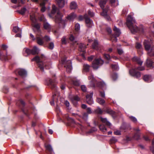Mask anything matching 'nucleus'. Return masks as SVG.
<instances>
[{
	"mask_svg": "<svg viewBox=\"0 0 154 154\" xmlns=\"http://www.w3.org/2000/svg\"><path fill=\"white\" fill-rule=\"evenodd\" d=\"M41 2L40 3V5L42 6V8L41 9V11L42 12H43L45 11L46 8L45 6V4L47 2V0H41ZM33 2H36L38 1V0H31Z\"/></svg>",
	"mask_w": 154,
	"mask_h": 154,
	"instance_id": "4468645a",
	"label": "nucleus"
},
{
	"mask_svg": "<svg viewBox=\"0 0 154 154\" xmlns=\"http://www.w3.org/2000/svg\"><path fill=\"white\" fill-rule=\"evenodd\" d=\"M129 118L131 121L134 123H136L137 122V119L134 116H129Z\"/></svg>",
	"mask_w": 154,
	"mask_h": 154,
	"instance_id": "4c0bfd02",
	"label": "nucleus"
},
{
	"mask_svg": "<svg viewBox=\"0 0 154 154\" xmlns=\"http://www.w3.org/2000/svg\"><path fill=\"white\" fill-rule=\"evenodd\" d=\"M44 39L47 42H49L51 40V39L50 37L47 35L45 36L44 37Z\"/></svg>",
	"mask_w": 154,
	"mask_h": 154,
	"instance_id": "49530a36",
	"label": "nucleus"
},
{
	"mask_svg": "<svg viewBox=\"0 0 154 154\" xmlns=\"http://www.w3.org/2000/svg\"><path fill=\"white\" fill-rule=\"evenodd\" d=\"M79 100L80 99L79 97L77 96H74L71 98V100L72 103H74V102H77L79 101Z\"/></svg>",
	"mask_w": 154,
	"mask_h": 154,
	"instance_id": "2f4dec72",
	"label": "nucleus"
},
{
	"mask_svg": "<svg viewBox=\"0 0 154 154\" xmlns=\"http://www.w3.org/2000/svg\"><path fill=\"white\" fill-rule=\"evenodd\" d=\"M41 21H43L44 22V27L46 29H50L51 28L50 25L48 23L45 22L46 19L43 16L41 17L39 19Z\"/></svg>",
	"mask_w": 154,
	"mask_h": 154,
	"instance_id": "ddd939ff",
	"label": "nucleus"
},
{
	"mask_svg": "<svg viewBox=\"0 0 154 154\" xmlns=\"http://www.w3.org/2000/svg\"><path fill=\"white\" fill-rule=\"evenodd\" d=\"M52 8L51 13L52 14H54L57 11V9L54 5H52Z\"/></svg>",
	"mask_w": 154,
	"mask_h": 154,
	"instance_id": "58836bf2",
	"label": "nucleus"
},
{
	"mask_svg": "<svg viewBox=\"0 0 154 154\" xmlns=\"http://www.w3.org/2000/svg\"><path fill=\"white\" fill-rule=\"evenodd\" d=\"M90 66L88 64H84L83 66L84 70L85 72H88L89 70Z\"/></svg>",
	"mask_w": 154,
	"mask_h": 154,
	"instance_id": "ea45409f",
	"label": "nucleus"
},
{
	"mask_svg": "<svg viewBox=\"0 0 154 154\" xmlns=\"http://www.w3.org/2000/svg\"><path fill=\"white\" fill-rule=\"evenodd\" d=\"M54 45L53 42H51L49 44L48 48L50 49H52L54 48Z\"/></svg>",
	"mask_w": 154,
	"mask_h": 154,
	"instance_id": "c03bdc74",
	"label": "nucleus"
},
{
	"mask_svg": "<svg viewBox=\"0 0 154 154\" xmlns=\"http://www.w3.org/2000/svg\"><path fill=\"white\" fill-rule=\"evenodd\" d=\"M62 62L65 64L64 66L66 68L67 71L70 72L72 69L71 60H69L66 61V60L63 59L62 60Z\"/></svg>",
	"mask_w": 154,
	"mask_h": 154,
	"instance_id": "0eeeda50",
	"label": "nucleus"
},
{
	"mask_svg": "<svg viewBox=\"0 0 154 154\" xmlns=\"http://www.w3.org/2000/svg\"><path fill=\"white\" fill-rule=\"evenodd\" d=\"M113 31L114 32V34L111 36V40L112 42H116L117 40V37L120 35L121 32L120 29L116 26L114 27Z\"/></svg>",
	"mask_w": 154,
	"mask_h": 154,
	"instance_id": "423d86ee",
	"label": "nucleus"
},
{
	"mask_svg": "<svg viewBox=\"0 0 154 154\" xmlns=\"http://www.w3.org/2000/svg\"><path fill=\"white\" fill-rule=\"evenodd\" d=\"M117 51H118V54L120 55L122 54H123V50H122V49H120V48H118Z\"/></svg>",
	"mask_w": 154,
	"mask_h": 154,
	"instance_id": "13d9d810",
	"label": "nucleus"
},
{
	"mask_svg": "<svg viewBox=\"0 0 154 154\" xmlns=\"http://www.w3.org/2000/svg\"><path fill=\"white\" fill-rule=\"evenodd\" d=\"M32 54H35L38 53V49L36 46H34L33 49L30 51Z\"/></svg>",
	"mask_w": 154,
	"mask_h": 154,
	"instance_id": "bb28decb",
	"label": "nucleus"
},
{
	"mask_svg": "<svg viewBox=\"0 0 154 154\" xmlns=\"http://www.w3.org/2000/svg\"><path fill=\"white\" fill-rule=\"evenodd\" d=\"M45 147L46 149L49 151L50 152H53V150L51 145H47L45 146Z\"/></svg>",
	"mask_w": 154,
	"mask_h": 154,
	"instance_id": "e433bc0d",
	"label": "nucleus"
},
{
	"mask_svg": "<svg viewBox=\"0 0 154 154\" xmlns=\"http://www.w3.org/2000/svg\"><path fill=\"white\" fill-rule=\"evenodd\" d=\"M79 46L80 50L83 52L85 51V49L86 48V45L85 44L82 43H80L79 44Z\"/></svg>",
	"mask_w": 154,
	"mask_h": 154,
	"instance_id": "393cba45",
	"label": "nucleus"
},
{
	"mask_svg": "<svg viewBox=\"0 0 154 154\" xmlns=\"http://www.w3.org/2000/svg\"><path fill=\"white\" fill-rule=\"evenodd\" d=\"M69 40L72 41H73L75 40V38L74 36L72 35H71L69 38Z\"/></svg>",
	"mask_w": 154,
	"mask_h": 154,
	"instance_id": "0e129e2a",
	"label": "nucleus"
},
{
	"mask_svg": "<svg viewBox=\"0 0 154 154\" xmlns=\"http://www.w3.org/2000/svg\"><path fill=\"white\" fill-rule=\"evenodd\" d=\"M27 10L26 8L24 7L22 8L21 10L18 11V12L21 14H24L26 11Z\"/></svg>",
	"mask_w": 154,
	"mask_h": 154,
	"instance_id": "f704fd0d",
	"label": "nucleus"
},
{
	"mask_svg": "<svg viewBox=\"0 0 154 154\" xmlns=\"http://www.w3.org/2000/svg\"><path fill=\"white\" fill-rule=\"evenodd\" d=\"M88 79L90 80V82L91 83H93L95 81L93 76L92 75L89 76Z\"/></svg>",
	"mask_w": 154,
	"mask_h": 154,
	"instance_id": "79ce46f5",
	"label": "nucleus"
},
{
	"mask_svg": "<svg viewBox=\"0 0 154 154\" xmlns=\"http://www.w3.org/2000/svg\"><path fill=\"white\" fill-rule=\"evenodd\" d=\"M111 5L113 6H116L118 5V0H109Z\"/></svg>",
	"mask_w": 154,
	"mask_h": 154,
	"instance_id": "c85d7f7f",
	"label": "nucleus"
},
{
	"mask_svg": "<svg viewBox=\"0 0 154 154\" xmlns=\"http://www.w3.org/2000/svg\"><path fill=\"white\" fill-rule=\"evenodd\" d=\"M16 73H18V74L22 77L26 76L27 72L26 70L23 69H17L15 71Z\"/></svg>",
	"mask_w": 154,
	"mask_h": 154,
	"instance_id": "9d476101",
	"label": "nucleus"
},
{
	"mask_svg": "<svg viewBox=\"0 0 154 154\" xmlns=\"http://www.w3.org/2000/svg\"><path fill=\"white\" fill-rule=\"evenodd\" d=\"M97 102L101 105H103L105 101L103 99L99 97L97 98Z\"/></svg>",
	"mask_w": 154,
	"mask_h": 154,
	"instance_id": "cd10ccee",
	"label": "nucleus"
},
{
	"mask_svg": "<svg viewBox=\"0 0 154 154\" xmlns=\"http://www.w3.org/2000/svg\"><path fill=\"white\" fill-rule=\"evenodd\" d=\"M81 89L82 91L84 92L86 91L87 88L86 86L84 85H82L81 86Z\"/></svg>",
	"mask_w": 154,
	"mask_h": 154,
	"instance_id": "864d4df0",
	"label": "nucleus"
},
{
	"mask_svg": "<svg viewBox=\"0 0 154 154\" xmlns=\"http://www.w3.org/2000/svg\"><path fill=\"white\" fill-rule=\"evenodd\" d=\"M85 22L87 26L88 27H91L93 24L92 20L88 18L85 19Z\"/></svg>",
	"mask_w": 154,
	"mask_h": 154,
	"instance_id": "f3484780",
	"label": "nucleus"
},
{
	"mask_svg": "<svg viewBox=\"0 0 154 154\" xmlns=\"http://www.w3.org/2000/svg\"><path fill=\"white\" fill-rule=\"evenodd\" d=\"M56 1L60 8H62L64 6L65 2L64 0H56Z\"/></svg>",
	"mask_w": 154,
	"mask_h": 154,
	"instance_id": "5701e85b",
	"label": "nucleus"
},
{
	"mask_svg": "<svg viewBox=\"0 0 154 154\" xmlns=\"http://www.w3.org/2000/svg\"><path fill=\"white\" fill-rule=\"evenodd\" d=\"M93 93H91L90 94H88L86 96V100L87 103L90 105H91L94 103L92 99Z\"/></svg>",
	"mask_w": 154,
	"mask_h": 154,
	"instance_id": "9b49d317",
	"label": "nucleus"
},
{
	"mask_svg": "<svg viewBox=\"0 0 154 154\" xmlns=\"http://www.w3.org/2000/svg\"><path fill=\"white\" fill-rule=\"evenodd\" d=\"M101 121L103 123H105L107 125L110 127L112 126L111 124L107 120L106 118H100Z\"/></svg>",
	"mask_w": 154,
	"mask_h": 154,
	"instance_id": "6ab92c4d",
	"label": "nucleus"
},
{
	"mask_svg": "<svg viewBox=\"0 0 154 154\" xmlns=\"http://www.w3.org/2000/svg\"><path fill=\"white\" fill-rule=\"evenodd\" d=\"M134 69H135L136 71V70L142 71L144 69V68L143 67H138L137 68H136Z\"/></svg>",
	"mask_w": 154,
	"mask_h": 154,
	"instance_id": "09e8293b",
	"label": "nucleus"
},
{
	"mask_svg": "<svg viewBox=\"0 0 154 154\" xmlns=\"http://www.w3.org/2000/svg\"><path fill=\"white\" fill-rule=\"evenodd\" d=\"M92 47L94 49H95L97 50H98L99 49V46L97 41L96 40H95L93 44Z\"/></svg>",
	"mask_w": 154,
	"mask_h": 154,
	"instance_id": "aec40b11",
	"label": "nucleus"
},
{
	"mask_svg": "<svg viewBox=\"0 0 154 154\" xmlns=\"http://www.w3.org/2000/svg\"><path fill=\"white\" fill-rule=\"evenodd\" d=\"M62 15L58 11L57 12V15L55 16V21L56 22L60 23L62 21Z\"/></svg>",
	"mask_w": 154,
	"mask_h": 154,
	"instance_id": "dca6fc26",
	"label": "nucleus"
},
{
	"mask_svg": "<svg viewBox=\"0 0 154 154\" xmlns=\"http://www.w3.org/2000/svg\"><path fill=\"white\" fill-rule=\"evenodd\" d=\"M107 112L111 115H113L114 114V112L111 110H107Z\"/></svg>",
	"mask_w": 154,
	"mask_h": 154,
	"instance_id": "680f3d73",
	"label": "nucleus"
},
{
	"mask_svg": "<svg viewBox=\"0 0 154 154\" xmlns=\"http://www.w3.org/2000/svg\"><path fill=\"white\" fill-rule=\"evenodd\" d=\"M150 149L152 153L154 154V146L151 147H150Z\"/></svg>",
	"mask_w": 154,
	"mask_h": 154,
	"instance_id": "774afa93",
	"label": "nucleus"
},
{
	"mask_svg": "<svg viewBox=\"0 0 154 154\" xmlns=\"http://www.w3.org/2000/svg\"><path fill=\"white\" fill-rule=\"evenodd\" d=\"M13 31L15 33L21 32V30L17 26L14 27L13 28Z\"/></svg>",
	"mask_w": 154,
	"mask_h": 154,
	"instance_id": "72a5a7b5",
	"label": "nucleus"
},
{
	"mask_svg": "<svg viewBox=\"0 0 154 154\" xmlns=\"http://www.w3.org/2000/svg\"><path fill=\"white\" fill-rule=\"evenodd\" d=\"M136 47L137 49H140L142 48V45L140 43H137Z\"/></svg>",
	"mask_w": 154,
	"mask_h": 154,
	"instance_id": "052dcab7",
	"label": "nucleus"
},
{
	"mask_svg": "<svg viewBox=\"0 0 154 154\" xmlns=\"http://www.w3.org/2000/svg\"><path fill=\"white\" fill-rule=\"evenodd\" d=\"M134 130L136 131L137 132L134 135V137L135 139L138 140L140 139V137L139 133L138 132L140 131V130L139 128L135 129Z\"/></svg>",
	"mask_w": 154,
	"mask_h": 154,
	"instance_id": "a878e982",
	"label": "nucleus"
},
{
	"mask_svg": "<svg viewBox=\"0 0 154 154\" xmlns=\"http://www.w3.org/2000/svg\"><path fill=\"white\" fill-rule=\"evenodd\" d=\"M2 48L4 50L6 51L5 54H4L3 53L2 51L0 50V59H3L5 60L10 59L11 57V54H8L7 52L6 49L8 48L7 45L4 44L2 45Z\"/></svg>",
	"mask_w": 154,
	"mask_h": 154,
	"instance_id": "7ed1b4c3",
	"label": "nucleus"
},
{
	"mask_svg": "<svg viewBox=\"0 0 154 154\" xmlns=\"http://www.w3.org/2000/svg\"><path fill=\"white\" fill-rule=\"evenodd\" d=\"M152 44V42L146 40H145L143 42L145 49L148 51L150 56H154V48Z\"/></svg>",
	"mask_w": 154,
	"mask_h": 154,
	"instance_id": "f03ea898",
	"label": "nucleus"
},
{
	"mask_svg": "<svg viewBox=\"0 0 154 154\" xmlns=\"http://www.w3.org/2000/svg\"><path fill=\"white\" fill-rule=\"evenodd\" d=\"M114 133L115 135H119L121 134V131L118 130H117L115 131L114 132Z\"/></svg>",
	"mask_w": 154,
	"mask_h": 154,
	"instance_id": "5fc2aeb1",
	"label": "nucleus"
},
{
	"mask_svg": "<svg viewBox=\"0 0 154 154\" xmlns=\"http://www.w3.org/2000/svg\"><path fill=\"white\" fill-rule=\"evenodd\" d=\"M70 7L71 9H76L77 7L76 3L75 2H72L71 3Z\"/></svg>",
	"mask_w": 154,
	"mask_h": 154,
	"instance_id": "473e14b6",
	"label": "nucleus"
},
{
	"mask_svg": "<svg viewBox=\"0 0 154 154\" xmlns=\"http://www.w3.org/2000/svg\"><path fill=\"white\" fill-rule=\"evenodd\" d=\"M106 2V0H101L99 4L100 7L103 9V12L101 14V15L109 20H110V18L107 15L106 10L103 9Z\"/></svg>",
	"mask_w": 154,
	"mask_h": 154,
	"instance_id": "39448f33",
	"label": "nucleus"
},
{
	"mask_svg": "<svg viewBox=\"0 0 154 154\" xmlns=\"http://www.w3.org/2000/svg\"><path fill=\"white\" fill-rule=\"evenodd\" d=\"M104 58L107 60H109L110 59V56L109 54H105L104 55Z\"/></svg>",
	"mask_w": 154,
	"mask_h": 154,
	"instance_id": "3c124183",
	"label": "nucleus"
},
{
	"mask_svg": "<svg viewBox=\"0 0 154 154\" xmlns=\"http://www.w3.org/2000/svg\"><path fill=\"white\" fill-rule=\"evenodd\" d=\"M88 117V115L87 113H84L83 116V118L85 120L87 119Z\"/></svg>",
	"mask_w": 154,
	"mask_h": 154,
	"instance_id": "e2e57ef3",
	"label": "nucleus"
},
{
	"mask_svg": "<svg viewBox=\"0 0 154 154\" xmlns=\"http://www.w3.org/2000/svg\"><path fill=\"white\" fill-rule=\"evenodd\" d=\"M62 43V44H65L66 43V39L65 37H63L61 39Z\"/></svg>",
	"mask_w": 154,
	"mask_h": 154,
	"instance_id": "4d7b16f0",
	"label": "nucleus"
},
{
	"mask_svg": "<svg viewBox=\"0 0 154 154\" xmlns=\"http://www.w3.org/2000/svg\"><path fill=\"white\" fill-rule=\"evenodd\" d=\"M111 67L112 69L117 70L119 69L118 65L117 64H112L111 65Z\"/></svg>",
	"mask_w": 154,
	"mask_h": 154,
	"instance_id": "37998d69",
	"label": "nucleus"
},
{
	"mask_svg": "<svg viewBox=\"0 0 154 154\" xmlns=\"http://www.w3.org/2000/svg\"><path fill=\"white\" fill-rule=\"evenodd\" d=\"M103 63V61L100 58L95 59L93 62L92 67L94 69H98L100 66L102 65Z\"/></svg>",
	"mask_w": 154,
	"mask_h": 154,
	"instance_id": "6e6552de",
	"label": "nucleus"
},
{
	"mask_svg": "<svg viewBox=\"0 0 154 154\" xmlns=\"http://www.w3.org/2000/svg\"><path fill=\"white\" fill-rule=\"evenodd\" d=\"M97 130V129L95 128H91L87 132L88 133H92L94 132L95 131Z\"/></svg>",
	"mask_w": 154,
	"mask_h": 154,
	"instance_id": "de8ad7c7",
	"label": "nucleus"
},
{
	"mask_svg": "<svg viewBox=\"0 0 154 154\" xmlns=\"http://www.w3.org/2000/svg\"><path fill=\"white\" fill-rule=\"evenodd\" d=\"M37 42V44L40 45H42L44 44V42L43 39L40 37L37 36L36 37Z\"/></svg>",
	"mask_w": 154,
	"mask_h": 154,
	"instance_id": "412c9836",
	"label": "nucleus"
},
{
	"mask_svg": "<svg viewBox=\"0 0 154 154\" xmlns=\"http://www.w3.org/2000/svg\"><path fill=\"white\" fill-rule=\"evenodd\" d=\"M112 78L113 80H116L117 78V74L116 73L113 74L112 75Z\"/></svg>",
	"mask_w": 154,
	"mask_h": 154,
	"instance_id": "8fccbe9b",
	"label": "nucleus"
},
{
	"mask_svg": "<svg viewBox=\"0 0 154 154\" xmlns=\"http://www.w3.org/2000/svg\"><path fill=\"white\" fill-rule=\"evenodd\" d=\"M100 95L101 97H105V94L104 92H100Z\"/></svg>",
	"mask_w": 154,
	"mask_h": 154,
	"instance_id": "69168bd1",
	"label": "nucleus"
},
{
	"mask_svg": "<svg viewBox=\"0 0 154 154\" xmlns=\"http://www.w3.org/2000/svg\"><path fill=\"white\" fill-rule=\"evenodd\" d=\"M126 23L128 27L132 33L134 34L139 30L138 28L135 24V21L133 19L131 15H128L127 18Z\"/></svg>",
	"mask_w": 154,
	"mask_h": 154,
	"instance_id": "f257e3e1",
	"label": "nucleus"
},
{
	"mask_svg": "<svg viewBox=\"0 0 154 154\" xmlns=\"http://www.w3.org/2000/svg\"><path fill=\"white\" fill-rule=\"evenodd\" d=\"M11 2L13 3L17 4V7L20 6L21 4L24 3L22 0H11Z\"/></svg>",
	"mask_w": 154,
	"mask_h": 154,
	"instance_id": "a211bd4d",
	"label": "nucleus"
},
{
	"mask_svg": "<svg viewBox=\"0 0 154 154\" xmlns=\"http://www.w3.org/2000/svg\"><path fill=\"white\" fill-rule=\"evenodd\" d=\"M31 20L33 23L32 24V26L34 27L35 29H36L38 33L37 34V35L39 36L40 35V34L39 33L40 32V30L39 29L40 28V25L37 23H36V20L35 17H31Z\"/></svg>",
	"mask_w": 154,
	"mask_h": 154,
	"instance_id": "1a4fd4ad",
	"label": "nucleus"
},
{
	"mask_svg": "<svg viewBox=\"0 0 154 154\" xmlns=\"http://www.w3.org/2000/svg\"><path fill=\"white\" fill-rule=\"evenodd\" d=\"M86 111L87 112L88 114H91L92 112L91 108L89 107L87 108L86 109Z\"/></svg>",
	"mask_w": 154,
	"mask_h": 154,
	"instance_id": "bf43d9fd",
	"label": "nucleus"
},
{
	"mask_svg": "<svg viewBox=\"0 0 154 154\" xmlns=\"http://www.w3.org/2000/svg\"><path fill=\"white\" fill-rule=\"evenodd\" d=\"M133 61L136 62L139 65H141L143 63V61L140 60V58L137 57H134L133 59Z\"/></svg>",
	"mask_w": 154,
	"mask_h": 154,
	"instance_id": "4be33fe9",
	"label": "nucleus"
},
{
	"mask_svg": "<svg viewBox=\"0 0 154 154\" xmlns=\"http://www.w3.org/2000/svg\"><path fill=\"white\" fill-rule=\"evenodd\" d=\"M130 74L132 76L135 77L137 78L140 77L141 73L139 72H136L135 69H132L129 71Z\"/></svg>",
	"mask_w": 154,
	"mask_h": 154,
	"instance_id": "f8f14e48",
	"label": "nucleus"
},
{
	"mask_svg": "<svg viewBox=\"0 0 154 154\" xmlns=\"http://www.w3.org/2000/svg\"><path fill=\"white\" fill-rule=\"evenodd\" d=\"M94 111L96 113L98 114H101L103 112V111L98 107Z\"/></svg>",
	"mask_w": 154,
	"mask_h": 154,
	"instance_id": "c9c22d12",
	"label": "nucleus"
},
{
	"mask_svg": "<svg viewBox=\"0 0 154 154\" xmlns=\"http://www.w3.org/2000/svg\"><path fill=\"white\" fill-rule=\"evenodd\" d=\"M72 83L74 85L78 86L79 85V81L78 80H72Z\"/></svg>",
	"mask_w": 154,
	"mask_h": 154,
	"instance_id": "a18cd8bd",
	"label": "nucleus"
},
{
	"mask_svg": "<svg viewBox=\"0 0 154 154\" xmlns=\"http://www.w3.org/2000/svg\"><path fill=\"white\" fill-rule=\"evenodd\" d=\"M88 15L91 17H93L94 15V13L90 10H89L88 11Z\"/></svg>",
	"mask_w": 154,
	"mask_h": 154,
	"instance_id": "6e6d98bb",
	"label": "nucleus"
},
{
	"mask_svg": "<svg viewBox=\"0 0 154 154\" xmlns=\"http://www.w3.org/2000/svg\"><path fill=\"white\" fill-rule=\"evenodd\" d=\"M76 17V15L73 13L70 14L67 17V18L70 20H72Z\"/></svg>",
	"mask_w": 154,
	"mask_h": 154,
	"instance_id": "c756f323",
	"label": "nucleus"
},
{
	"mask_svg": "<svg viewBox=\"0 0 154 154\" xmlns=\"http://www.w3.org/2000/svg\"><path fill=\"white\" fill-rule=\"evenodd\" d=\"M32 61H35L38 63V67L42 71H44V68L45 67L47 69L48 68L47 67V65L46 64L42 62L40 57L38 56H36L32 59Z\"/></svg>",
	"mask_w": 154,
	"mask_h": 154,
	"instance_id": "20e7f679",
	"label": "nucleus"
},
{
	"mask_svg": "<svg viewBox=\"0 0 154 154\" xmlns=\"http://www.w3.org/2000/svg\"><path fill=\"white\" fill-rule=\"evenodd\" d=\"M143 79L144 81L147 82L151 80V77L150 75H145L143 77Z\"/></svg>",
	"mask_w": 154,
	"mask_h": 154,
	"instance_id": "7c9ffc66",
	"label": "nucleus"
},
{
	"mask_svg": "<svg viewBox=\"0 0 154 154\" xmlns=\"http://www.w3.org/2000/svg\"><path fill=\"white\" fill-rule=\"evenodd\" d=\"M23 54L25 57L28 56L29 55V49L27 48H24L23 50Z\"/></svg>",
	"mask_w": 154,
	"mask_h": 154,
	"instance_id": "b1692460",
	"label": "nucleus"
},
{
	"mask_svg": "<svg viewBox=\"0 0 154 154\" xmlns=\"http://www.w3.org/2000/svg\"><path fill=\"white\" fill-rule=\"evenodd\" d=\"M94 56H91L90 57H88V60L89 61H91L93 59Z\"/></svg>",
	"mask_w": 154,
	"mask_h": 154,
	"instance_id": "338daca9",
	"label": "nucleus"
},
{
	"mask_svg": "<svg viewBox=\"0 0 154 154\" xmlns=\"http://www.w3.org/2000/svg\"><path fill=\"white\" fill-rule=\"evenodd\" d=\"M80 28V26L79 24H76L75 25V30L76 31H78Z\"/></svg>",
	"mask_w": 154,
	"mask_h": 154,
	"instance_id": "603ef678",
	"label": "nucleus"
},
{
	"mask_svg": "<svg viewBox=\"0 0 154 154\" xmlns=\"http://www.w3.org/2000/svg\"><path fill=\"white\" fill-rule=\"evenodd\" d=\"M99 128L101 131L103 132H105L106 131V129L104 125H100Z\"/></svg>",
	"mask_w": 154,
	"mask_h": 154,
	"instance_id": "a19ab883",
	"label": "nucleus"
},
{
	"mask_svg": "<svg viewBox=\"0 0 154 154\" xmlns=\"http://www.w3.org/2000/svg\"><path fill=\"white\" fill-rule=\"evenodd\" d=\"M46 84L52 88H55L56 86L52 80L50 78H48L46 80Z\"/></svg>",
	"mask_w": 154,
	"mask_h": 154,
	"instance_id": "2eb2a0df",
	"label": "nucleus"
}]
</instances>
